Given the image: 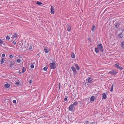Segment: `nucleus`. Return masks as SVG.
Returning a JSON list of instances; mask_svg holds the SVG:
<instances>
[{
	"mask_svg": "<svg viewBox=\"0 0 124 124\" xmlns=\"http://www.w3.org/2000/svg\"><path fill=\"white\" fill-rule=\"evenodd\" d=\"M85 123L87 124H88V123L89 122H88V121H86V122H85Z\"/></svg>",
	"mask_w": 124,
	"mask_h": 124,
	"instance_id": "obj_41",
	"label": "nucleus"
},
{
	"mask_svg": "<svg viewBox=\"0 0 124 124\" xmlns=\"http://www.w3.org/2000/svg\"><path fill=\"white\" fill-rule=\"evenodd\" d=\"M75 66L76 67L77 69L78 70H79L80 69V68L78 65L77 64H76L75 65Z\"/></svg>",
	"mask_w": 124,
	"mask_h": 124,
	"instance_id": "obj_18",
	"label": "nucleus"
},
{
	"mask_svg": "<svg viewBox=\"0 0 124 124\" xmlns=\"http://www.w3.org/2000/svg\"><path fill=\"white\" fill-rule=\"evenodd\" d=\"M123 36V35L122 33H121L120 34H119L118 35V38H121Z\"/></svg>",
	"mask_w": 124,
	"mask_h": 124,
	"instance_id": "obj_14",
	"label": "nucleus"
},
{
	"mask_svg": "<svg viewBox=\"0 0 124 124\" xmlns=\"http://www.w3.org/2000/svg\"><path fill=\"white\" fill-rule=\"evenodd\" d=\"M71 57L73 58H74L75 57V55L74 54L73 52H72V54L71 56Z\"/></svg>",
	"mask_w": 124,
	"mask_h": 124,
	"instance_id": "obj_16",
	"label": "nucleus"
},
{
	"mask_svg": "<svg viewBox=\"0 0 124 124\" xmlns=\"http://www.w3.org/2000/svg\"><path fill=\"white\" fill-rule=\"evenodd\" d=\"M117 73V72L115 71V70H113L112 71H111L110 72H109L108 74H110L111 75H115Z\"/></svg>",
	"mask_w": 124,
	"mask_h": 124,
	"instance_id": "obj_3",
	"label": "nucleus"
},
{
	"mask_svg": "<svg viewBox=\"0 0 124 124\" xmlns=\"http://www.w3.org/2000/svg\"><path fill=\"white\" fill-rule=\"evenodd\" d=\"M95 51L96 53H98L99 52V50L98 48H96L95 49Z\"/></svg>",
	"mask_w": 124,
	"mask_h": 124,
	"instance_id": "obj_21",
	"label": "nucleus"
},
{
	"mask_svg": "<svg viewBox=\"0 0 124 124\" xmlns=\"http://www.w3.org/2000/svg\"><path fill=\"white\" fill-rule=\"evenodd\" d=\"M113 86L114 85L113 84L111 86V87L110 89V91L111 92H112L113 91Z\"/></svg>",
	"mask_w": 124,
	"mask_h": 124,
	"instance_id": "obj_19",
	"label": "nucleus"
},
{
	"mask_svg": "<svg viewBox=\"0 0 124 124\" xmlns=\"http://www.w3.org/2000/svg\"><path fill=\"white\" fill-rule=\"evenodd\" d=\"M119 64L118 63H117L116 64H115L114 65L115 67H116V68L120 70H122L123 69V68L119 66L118 65Z\"/></svg>",
	"mask_w": 124,
	"mask_h": 124,
	"instance_id": "obj_5",
	"label": "nucleus"
},
{
	"mask_svg": "<svg viewBox=\"0 0 124 124\" xmlns=\"http://www.w3.org/2000/svg\"><path fill=\"white\" fill-rule=\"evenodd\" d=\"M119 24L117 23L115 25V27L116 28H118V27Z\"/></svg>",
	"mask_w": 124,
	"mask_h": 124,
	"instance_id": "obj_31",
	"label": "nucleus"
},
{
	"mask_svg": "<svg viewBox=\"0 0 124 124\" xmlns=\"http://www.w3.org/2000/svg\"><path fill=\"white\" fill-rule=\"evenodd\" d=\"M17 35V34L16 33H15L14 35V38L16 37Z\"/></svg>",
	"mask_w": 124,
	"mask_h": 124,
	"instance_id": "obj_32",
	"label": "nucleus"
},
{
	"mask_svg": "<svg viewBox=\"0 0 124 124\" xmlns=\"http://www.w3.org/2000/svg\"><path fill=\"white\" fill-rule=\"evenodd\" d=\"M5 86L7 88H9L10 87V85L8 84H6L5 85Z\"/></svg>",
	"mask_w": 124,
	"mask_h": 124,
	"instance_id": "obj_17",
	"label": "nucleus"
},
{
	"mask_svg": "<svg viewBox=\"0 0 124 124\" xmlns=\"http://www.w3.org/2000/svg\"><path fill=\"white\" fill-rule=\"evenodd\" d=\"M48 69V67L47 66L45 67L43 69V70L44 71H46Z\"/></svg>",
	"mask_w": 124,
	"mask_h": 124,
	"instance_id": "obj_24",
	"label": "nucleus"
},
{
	"mask_svg": "<svg viewBox=\"0 0 124 124\" xmlns=\"http://www.w3.org/2000/svg\"><path fill=\"white\" fill-rule=\"evenodd\" d=\"M2 56L3 57H4L5 56V54H3L2 55Z\"/></svg>",
	"mask_w": 124,
	"mask_h": 124,
	"instance_id": "obj_40",
	"label": "nucleus"
},
{
	"mask_svg": "<svg viewBox=\"0 0 124 124\" xmlns=\"http://www.w3.org/2000/svg\"><path fill=\"white\" fill-rule=\"evenodd\" d=\"M37 4L39 5H42V2H39V1H38L36 3Z\"/></svg>",
	"mask_w": 124,
	"mask_h": 124,
	"instance_id": "obj_26",
	"label": "nucleus"
},
{
	"mask_svg": "<svg viewBox=\"0 0 124 124\" xmlns=\"http://www.w3.org/2000/svg\"><path fill=\"white\" fill-rule=\"evenodd\" d=\"M9 57L10 58H12L13 57V56L12 55H10L9 56Z\"/></svg>",
	"mask_w": 124,
	"mask_h": 124,
	"instance_id": "obj_39",
	"label": "nucleus"
},
{
	"mask_svg": "<svg viewBox=\"0 0 124 124\" xmlns=\"http://www.w3.org/2000/svg\"><path fill=\"white\" fill-rule=\"evenodd\" d=\"M44 51L46 53L48 52L49 51V49L47 47H45L44 49Z\"/></svg>",
	"mask_w": 124,
	"mask_h": 124,
	"instance_id": "obj_9",
	"label": "nucleus"
},
{
	"mask_svg": "<svg viewBox=\"0 0 124 124\" xmlns=\"http://www.w3.org/2000/svg\"><path fill=\"white\" fill-rule=\"evenodd\" d=\"M102 98L104 99H105L106 98V95L105 93H103L102 94Z\"/></svg>",
	"mask_w": 124,
	"mask_h": 124,
	"instance_id": "obj_13",
	"label": "nucleus"
},
{
	"mask_svg": "<svg viewBox=\"0 0 124 124\" xmlns=\"http://www.w3.org/2000/svg\"><path fill=\"white\" fill-rule=\"evenodd\" d=\"M56 65V63H55V62L50 63L49 65L50 66V69H54L55 68Z\"/></svg>",
	"mask_w": 124,
	"mask_h": 124,
	"instance_id": "obj_1",
	"label": "nucleus"
},
{
	"mask_svg": "<svg viewBox=\"0 0 124 124\" xmlns=\"http://www.w3.org/2000/svg\"><path fill=\"white\" fill-rule=\"evenodd\" d=\"M26 70V68H25L23 67L22 70V73H23Z\"/></svg>",
	"mask_w": 124,
	"mask_h": 124,
	"instance_id": "obj_22",
	"label": "nucleus"
},
{
	"mask_svg": "<svg viewBox=\"0 0 124 124\" xmlns=\"http://www.w3.org/2000/svg\"><path fill=\"white\" fill-rule=\"evenodd\" d=\"M87 80L88 82L89 83H91L92 82V80L90 77H88Z\"/></svg>",
	"mask_w": 124,
	"mask_h": 124,
	"instance_id": "obj_8",
	"label": "nucleus"
},
{
	"mask_svg": "<svg viewBox=\"0 0 124 124\" xmlns=\"http://www.w3.org/2000/svg\"><path fill=\"white\" fill-rule=\"evenodd\" d=\"M60 84H59V89H60Z\"/></svg>",
	"mask_w": 124,
	"mask_h": 124,
	"instance_id": "obj_43",
	"label": "nucleus"
},
{
	"mask_svg": "<svg viewBox=\"0 0 124 124\" xmlns=\"http://www.w3.org/2000/svg\"><path fill=\"white\" fill-rule=\"evenodd\" d=\"M3 43V41L1 39H0V45H2Z\"/></svg>",
	"mask_w": 124,
	"mask_h": 124,
	"instance_id": "obj_28",
	"label": "nucleus"
},
{
	"mask_svg": "<svg viewBox=\"0 0 124 124\" xmlns=\"http://www.w3.org/2000/svg\"><path fill=\"white\" fill-rule=\"evenodd\" d=\"M88 40H89V39H90V38H88Z\"/></svg>",
	"mask_w": 124,
	"mask_h": 124,
	"instance_id": "obj_44",
	"label": "nucleus"
},
{
	"mask_svg": "<svg viewBox=\"0 0 124 124\" xmlns=\"http://www.w3.org/2000/svg\"><path fill=\"white\" fill-rule=\"evenodd\" d=\"M34 66L33 64H32L31 65V68H34Z\"/></svg>",
	"mask_w": 124,
	"mask_h": 124,
	"instance_id": "obj_36",
	"label": "nucleus"
},
{
	"mask_svg": "<svg viewBox=\"0 0 124 124\" xmlns=\"http://www.w3.org/2000/svg\"><path fill=\"white\" fill-rule=\"evenodd\" d=\"M16 41L15 40H14L13 41V43L14 45H16Z\"/></svg>",
	"mask_w": 124,
	"mask_h": 124,
	"instance_id": "obj_35",
	"label": "nucleus"
},
{
	"mask_svg": "<svg viewBox=\"0 0 124 124\" xmlns=\"http://www.w3.org/2000/svg\"><path fill=\"white\" fill-rule=\"evenodd\" d=\"M68 97L67 96H66L65 97L64 100L65 101H66L67 100V98Z\"/></svg>",
	"mask_w": 124,
	"mask_h": 124,
	"instance_id": "obj_34",
	"label": "nucleus"
},
{
	"mask_svg": "<svg viewBox=\"0 0 124 124\" xmlns=\"http://www.w3.org/2000/svg\"><path fill=\"white\" fill-rule=\"evenodd\" d=\"M95 25H93V28L92 29V31H94V30L95 28Z\"/></svg>",
	"mask_w": 124,
	"mask_h": 124,
	"instance_id": "obj_27",
	"label": "nucleus"
},
{
	"mask_svg": "<svg viewBox=\"0 0 124 124\" xmlns=\"http://www.w3.org/2000/svg\"><path fill=\"white\" fill-rule=\"evenodd\" d=\"M8 63L9 67H11L14 64L15 62L14 61L9 60L8 61Z\"/></svg>",
	"mask_w": 124,
	"mask_h": 124,
	"instance_id": "obj_4",
	"label": "nucleus"
},
{
	"mask_svg": "<svg viewBox=\"0 0 124 124\" xmlns=\"http://www.w3.org/2000/svg\"><path fill=\"white\" fill-rule=\"evenodd\" d=\"M66 27L67 28V30L68 31H70L71 29V27L70 26L69 24H68L66 26Z\"/></svg>",
	"mask_w": 124,
	"mask_h": 124,
	"instance_id": "obj_6",
	"label": "nucleus"
},
{
	"mask_svg": "<svg viewBox=\"0 0 124 124\" xmlns=\"http://www.w3.org/2000/svg\"><path fill=\"white\" fill-rule=\"evenodd\" d=\"M21 60L19 59H18L17 60V62L18 63H20L21 62Z\"/></svg>",
	"mask_w": 124,
	"mask_h": 124,
	"instance_id": "obj_30",
	"label": "nucleus"
},
{
	"mask_svg": "<svg viewBox=\"0 0 124 124\" xmlns=\"http://www.w3.org/2000/svg\"><path fill=\"white\" fill-rule=\"evenodd\" d=\"M77 101H75L74 102V103L73 104H72V105H73V106H74V105L76 106L77 105Z\"/></svg>",
	"mask_w": 124,
	"mask_h": 124,
	"instance_id": "obj_25",
	"label": "nucleus"
},
{
	"mask_svg": "<svg viewBox=\"0 0 124 124\" xmlns=\"http://www.w3.org/2000/svg\"><path fill=\"white\" fill-rule=\"evenodd\" d=\"M94 123V122H93L92 123H90V124H93Z\"/></svg>",
	"mask_w": 124,
	"mask_h": 124,
	"instance_id": "obj_42",
	"label": "nucleus"
},
{
	"mask_svg": "<svg viewBox=\"0 0 124 124\" xmlns=\"http://www.w3.org/2000/svg\"><path fill=\"white\" fill-rule=\"evenodd\" d=\"M121 46L123 48H124V41L123 42Z\"/></svg>",
	"mask_w": 124,
	"mask_h": 124,
	"instance_id": "obj_29",
	"label": "nucleus"
},
{
	"mask_svg": "<svg viewBox=\"0 0 124 124\" xmlns=\"http://www.w3.org/2000/svg\"><path fill=\"white\" fill-rule=\"evenodd\" d=\"M5 61V59L4 58H2L1 59V63L2 64L4 63V62Z\"/></svg>",
	"mask_w": 124,
	"mask_h": 124,
	"instance_id": "obj_20",
	"label": "nucleus"
},
{
	"mask_svg": "<svg viewBox=\"0 0 124 124\" xmlns=\"http://www.w3.org/2000/svg\"><path fill=\"white\" fill-rule=\"evenodd\" d=\"M51 13L52 14H53L54 13V9L53 7L52 6H51Z\"/></svg>",
	"mask_w": 124,
	"mask_h": 124,
	"instance_id": "obj_10",
	"label": "nucleus"
},
{
	"mask_svg": "<svg viewBox=\"0 0 124 124\" xmlns=\"http://www.w3.org/2000/svg\"><path fill=\"white\" fill-rule=\"evenodd\" d=\"M29 83L30 84H31L32 82V81L31 80H30L29 82Z\"/></svg>",
	"mask_w": 124,
	"mask_h": 124,
	"instance_id": "obj_37",
	"label": "nucleus"
},
{
	"mask_svg": "<svg viewBox=\"0 0 124 124\" xmlns=\"http://www.w3.org/2000/svg\"><path fill=\"white\" fill-rule=\"evenodd\" d=\"M16 102V101L15 100H14L13 101V103H15Z\"/></svg>",
	"mask_w": 124,
	"mask_h": 124,
	"instance_id": "obj_38",
	"label": "nucleus"
},
{
	"mask_svg": "<svg viewBox=\"0 0 124 124\" xmlns=\"http://www.w3.org/2000/svg\"><path fill=\"white\" fill-rule=\"evenodd\" d=\"M71 69L74 73H76V72L75 68L74 66H72Z\"/></svg>",
	"mask_w": 124,
	"mask_h": 124,
	"instance_id": "obj_11",
	"label": "nucleus"
},
{
	"mask_svg": "<svg viewBox=\"0 0 124 124\" xmlns=\"http://www.w3.org/2000/svg\"><path fill=\"white\" fill-rule=\"evenodd\" d=\"M97 47L102 52H103V49L102 45L101 44L99 45H98L97 46Z\"/></svg>",
	"mask_w": 124,
	"mask_h": 124,
	"instance_id": "obj_2",
	"label": "nucleus"
},
{
	"mask_svg": "<svg viewBox=\"0 0 124 124\" xmlns=\"http://www.w3.org/2000/svg\"><path fill=\"white\" fill-rule=\"evenodd\" d=\"M33 47V45L32 44H31L29 46V49L30 50H31Z\"/></svg>",
	"mask_w": 124,
	"mask_h": 124,
	"instance_id": "obj_15",
	"label": "nucleus"
},
{
	"mask_svg": "<svg viewBox=\"0 0 124 124\" xmlns=\"http://www.w3.org/2000/svg\"><path fill=\"white\" fill-rule=\"evenodd\" d=\"M74 106L73 105L71 104L70 105L69 107V109L70 111H72L73 110Z\"/></svg>",
	"mask_w": 124,
	"mask_h": 124,
	"instance_id": "obj_7",
	"label": "nucleus"
},
{
	"mask_svg": "<svg viewBox=\"0 0 124 124\" xmlns=\"http://www.w3.org/2000/svg\"><path fill=\"white\" fill-rule=\"evenodd\" d=\"M15 85H20V82L19 81H17L15 83Z\"/></svg>",
	"mask_w": 124,
	"mask_h": 124,
	"instance_id": "obj_23",
	"label": "nucleus"
},
{
	"mask_svg": "<svg viewBox=\"0 0 124 124\" xmlns=\"http://www.w3.org/2000/svg\"><path fill=\"white\" fill-rule=\"evenodd\" d=\"M95 99V97L93 96H92L90 98V101H94Z\"/></svg>",
	"mask_w": 124,
	"mask_h": 124,
	"instance_id": "obj_12",
	"label": "nucleus"
},
{
	"mask_svg": "<svg viewBox=\"0 0 124 124\" xmlns=\"http://www.w3.org/2000/svg\"><path fill=\"white\" fill-rule=\"evenodd\" d=\"M6 39L8 40H9L10 39V37L8 36H7L6 37Z\"/></svg>",
	"mask_w": 124,
	"mask_h": 124,
	"instance_id": "obj_33",
	"label": "nucleus"
}]
</instances>
